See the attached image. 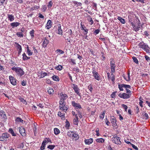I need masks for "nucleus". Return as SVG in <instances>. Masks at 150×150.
<instances>
[{"label": "nucleus", "instance_id": "60", "mask_svg": "<svg viewBox=\"0 0 150 150\" xmlns=\"http://www.w3.org/2000/svg\"><path fill=\"white\" fill-rule=\"evenodd\" d=\"M54 92V90L52 88L48 90V93L51 94L53 93Z\"/></svg>", "mask_w": 150, "mask_h": 150}, {"label": "nucleus", "instance_id": "55", "mask_svg": "<svg viewBox=\"0 0 150 150\" xmlns=\"http://www.w3.org/2000/svg\"><path fill=\"white\" fill-rule=\"evenodd\" d=\"M53 3L52 1H50L48 3L47 7L49 8H50L52 6Z\"/></svg>", "mask_w": 150, "mask_h": 150}, {"label": "nucleus", "instance_id": "30", "mask_svg": "<svg viewBox=\"0 0 150 150\" xmlns=\"http://www.w3.org/2000/svg\"><path fill=\"white\" fill-rule=\"evenodd\" d=\"M117 19L122 24H125V19L122 17L118 16Z\"/></svg>", "mask_w": 150, "mask_h": 150}, {"label": "nucleus", "instance_id": "36", "mask_svg": "<svg viewBox=\"0 0 150 150\" xmlns=\"http://www.w3.org/2000/svg\"><path fill=\"white\" fill-rule=\"evenodd\" d=\"M133 25H132V26L133 28L135 31H138L139 30V28L137 25H135L134 23H133Z\"/></svg>", "mask_w": 150, "mask_h": 150}, {"label": "nucleus", "instance_id": "28", "mask_svg": "<svg viewBox=\"0 0 150 150\" xmlns=\"http://www.w3.org/2000/svg\"><path fill=\"white\" fill-rule=\"evenodd\" d=\"M72 137H73V139L74 138L75 140H77L79 139V137L77 134L74 132V133H73L72 136Z\"/></svg>", "mask_w": 150, "mask_h": 150}, {"label": "nucleus", "instance_id": "50", "mask_svg": "<svg viewBox=\"0 0 150 150\" xmlns=\"http://www.w3.org/2000/svg\"><path fill=\"white\" fill-rule=\"evenodd\" d=\"M15 44L17 45V48L18 50H22V47L21 46L18 44V43L16 42Z\"/></svg>", "mask_w": 150, "mask_h": 150}, {"label": "nucleus", "instance_id": "18", "mask_svg": "<svg viewBox=\"0 0 150 150\" xmlns=\"http://www.w3.org/2000/svg\"><path fill=\"white\" fill-rule=\"evenodd\" d=\"M84 142L86 144L89 145L93 143V139L92 138H90L89 139H85Z\"/></svg>", "mask_w": 150, "mask_h": 150}, {"label": "nucleus", "instance_id": "46", "mask_svg": "<svg viewBox=\"0 0 150 150\" xmlns=\"http://www.w3.org/2000/svg\"><path fill=\"white\" fill-rule=\"evenodd\" d=\"M79 121V119H74L73 120V123L75 125H77L78 124Z\"/></svg>", "mask_w": 150, "mask_h": 150}, {"label": "nucleus", "instance_id": "41", "mask_svg": "<svg viewBox=\"0 0 150 150\" xmlns=\"http://www.w3.org/2000/svg\"><path fill=\"white\" fill-rule=\"evenodd\" d=\"M124 84H119L118 85V87L120 89V91H123V87L124 88V86H123Z\"/></svg>", "mask_w": 150, "mask_h": 150}, {"label": "nucleus", "instance_id": "49", "mask_svg": "<svg viewBox=\"0 0 150 150\" xmlns=\"http://www.w3.org/2000/svg\"><path fill=\"white\" fill-rule=\"evenodd\" d=\"M45 142V143H48V142H50V143H52L51 140L49 138H45L44 139V141H43V142Z\"/></svg>", "mask_w": 150, "mask_h": 150}, {"label": "nucleus", "instance_id": "12", "mask_svg": "<svg viewBox=\"0 0 150 150\" xmlns=\"http://www.w3.org/2000/svg\"><path fill=\"white\" fill-rule=\"evenodd\" d=\"M81 30L84 31V35H86L88 33V29L86 28L85 25L82 24V22L81 23Z\"/></svg>", "mask_w": 150, "mask_h": 150}, {"label": "nucleus", "instance_id": "45", "mask_svg": "<svg viewBox=\"0 0 150 150\" xmlns=\"http://www.w3.org/2000/svg\"><path fill=\"white\" fill-rule=\"evenodd\" d=\"M16 35L18 37H23L24 35L22 32H17Z\"/></svg>", "mask_w": 150, "mask_h": 150}, {"label": "nucleus", "instance_id": "8", "mask_svg": "<svg viewBox=\"0 0 150 150\" xmlns=\"http://www.w3.org/2000/svg\"><path fill=\"white\" fill-rule=\"evenodd\" d=\"M9 79L11 84L13 86H15L16 85L17 80L13 76H9Z\"/></svg>", "mask_w": 150, "mask_h": 150}, {"label": "nucleus", "instance_id": "38", "mask_svg": "<svg viewBox=\"0 0 150 150\" xmlns=\"http://www.w3.org/2000/svg\"><path fill=\"white\" fill-rule=\"evenodd\" d=\"M54 69L57 70L61 71L63 67L62 65H59L55 67Z\"/></svg>", "mask_w": 150, "mask_h": 150}, {"label": "nucleus", "instance_id": "7", "mask_svg": "<svg viewBox=\"0 0 150 150\" xmlns=\"http://www.w3.org/2000/svg\"><path fill=\"white\" fill-rule=\"evenodd\" d=\"M71 103L72 105L75 108L76 110L82 109L81 105L79 103H76L74 101H72Z\"/></svg>", "mask_w": 150, "mask_h": 150}, {"label": "nucleus", "instance_id": "47", "mask_svg": "<svg viewBox=\"0 0 150 150\" xmlns=\"http://www.w3.org/2000/svg\"><path fill=\"white\" fill-rule=\"evenodd\" d=\"M105 111H103V112L101 113L99 117L101 120H103L104 118V116L105 115Z\"/></svg>", "mask_w": 150, "mask_h": 150}, {"label": "nucleus", "instance_id": "53", "mask_svg": "<svg viewBox=\"0 0 150 150\" xmlns=\"http://www.w3.org/2000/svg\"><path fill=\"white\" fill-rule=\"evenodd\" d=\"M59 106H61L62 105H66L65 101L62 100H60L59 102Z\"/></svg>", "mask_w": 150, "mask_h": 150}, {"label": "nucleus", "instance_id": "13", "mask_svg": "<svg viewBox=\"0 0 150 150\" xmlns=\"http://www.w3.org/2000/svg\"><path fill=\"white\" fill-rule=\"evenodd\" d=\"M19 132L22 136H25L26 135L25 130L24 128L22 127L19 128Z\"/></svg>", "mask_w": 150, "mask_h": 150}, {"label": "nucleus", "instance_id": "54", "mask_svg": "<svg viewBox=\"0 0 150 150\" xmlns=\"http://www.w3.org/2000/svg\"><path fill=\"white\" fill-rule=\"evenodd\" d=\"M110 65L115 64V62L113 58H111L110 59Z\"/></svg>", "mask_w": 150, "mask_h": 150}, {"label": "nucleus", "instance_id": "16", "mask_svg": "<svg viewBox=\"0 0 150 150\" xmlns=\"http://www.w3.org/2000/svg\"><path fill=\"white\" fill-rule=\"evenodd\" d=\"M49 40H48L46 38H44V39L42 43V47L44 48H45L49 43Z\"/></svg>", "mask_w": 150, "mask_h": 150}, {"label": "nucleus", "instance_id": "31", "mask_svg": "<svg viewBox=\"0 0 150 150\" xmlns=\"http://www.w3.org/2000/svg\"><path fill=\"white\" fill-rule=\"evenodd\" d=\"M26 49L27 50V53L28 54V55L29 56L32 55L33 53L32 52H31V50H30L28 45L27 46Z\"/></svg>", "mask_w": 150, "mask_h": 150}, {"label": "nucleus", "instance_id": "48", "mask_svg": "<svg viewBox=\"0 0 150 150\" xmlns=\"http://www.w3.org/2000/svg\"><path fill=\"white\" fill-rule=\"evenodd\" d=\"M70 126V124L69 122L67 121V120L66 122V125H65V127L66 128V129H69V127Z\"/></svg>", "mask_w": 150, "mask_h": 150}, {"label": "nucleus", "instance_id": "62", "mask_svg": "<svg viewBox=\"0 0 150 150\" xmlns=\"http://www.w3.org/2000/svg\"><path fill=\"white\" fill-rule=\"evenodd\" d=\"M138 21H137V25L139 28H140L141 27V22L139 20L138 18Z\"/></svg>", "mask_w": 150, "mask_h": 150}, {"label": "nucleus", "instance_id": "15", "mask_svg": "<svg viewBox=\"0 0 150 150\" xmlns=\"http://www.w3.org/2000/svg\"><path fill=\"white\" fill-rule=\"evenodd\" d=\"M52 25V21L51 20H48L46 24L45 28L47 29H50Z\"/></svg>", "mask_w": 150, "mask_h": 150}, {"label": "nucleus", "instance_id": "61", "mask_svg": "<svg viewBox=\"0 0 150 150\" xmlns=\"http://www.w3.org/2000/svg\"><path fill=\"white\" fill-rule=\"evenodd\" d=\"M116 92H113L111 95L110 96L112 98H114L116 96Z\"/></svg>", "mask_w": 150, "mask_h": 150}, {"label": "nucleus", "instance_id": "39", "mask_svg": "<svg viewBox=\"0 0 150 150\" xmlns=\"http://www.w3.org/2000/svg\"><path fill=\"white\" fill-rule=\"evenodd\" d=\"M46 144L45 142H42V146L40 147V149L41 150H43L45 149V147Z\"/></svg>", "mask_w": 150, "mask_h": 150}, {"label": "nucleus", "instance_id": "32", "mask_svg": "<svg viewBox=\"0 0 150 150\" xmlns=\"http://www.w3.org/2000/svg\"><path fill=\"white\" fill-rule=\"evenodd\" d=\"M8 132L13 136H16V134L14 133L13 131L11 128H9Z\"/></svg>", "mask_w": 150, "mask_h": 150}, {"label": "nucleus", "instance_id": "24", "mask_svg": "<svg viewBox=\"0 0 150 150\" xmlns=\"http://www.w3.org/2000/svg\"><path fill=\"white\" fill-rule=\"evenodd\" d=\"M76 111H77V112L78 113L79 117L80 118H82V111L81 110V109H79V110H76Z\"/></svg>", "mask_w": 150, "mask_h": 150}, {"label": "nucleus", "instance_id": "44", "mask_svg": "<svg viewBox=\"0 0 150 150\" xmlns=\"http://www.w3.org/2000/svg\"><path fill=\"white\" fill-rule=\"evenodd\" d=\"M40 8V6H35L31 8L30 9V11H33L35 9H38Z\"/></svg>", "mask_w": 150, "mask_h": 150}, {"label": "nucleus", "instance_id": "42", "mask_svg": "<svg viewBox=\"0 0 150 150\" xmlns=\"http://www.w3.org/2000/svg\"><path fill=\"white\" fill-rule=\"evenodd\" d=\"M73 133H74V132H71V131H69L68 132L67 135L69 137H72V136Z\"/></svg>", "mask_w": 150, "mask_h": 150}, {"label": "nucleus", "instance_id": "10", "mask_svg": "<svg viewBox=\"0 0 150 150\" xmlns=\"http://www.w3.org/2000/svg\"><path fill=\"white\" fill-rule=\"evenodd\" d=\"M0 116L3 121H5L7 119V117L5 112L3 110H1L0 111Z\"/></svg>", "mask_w": 150, "mask_h": 150}, {"label": "nucleus", "instance_id": "11", "mask_svg": "<svg viewBox=\"0 0 150 150\" xmlns=\"http://www.w3.org/2000/svg\"><path fill=\"white\" fill-rule=\"evenodd\" d=\"M111 120L112 126L113 127H115L117 126L116 118L114 116L111 117Z\"/></svg>", "mask_w": 150, "mask_h": 150}, {"label": "nucleus", "instance_id": "1", "mask_svg": "<svg viewBox=\"0 0 150 150\" xmlns=\"http://www.w3.org/2000/svg\"><path fill=\"white\" fill-rule=\"evenodd\" d=\"M11 69L15 71L18 76H21L24 74V71L20 67H13L11 68Z\"/></svg>", "mask_w": 150, "mask_h": 150}, {"label": "nucleus", "instance_id": "14", "mask_svg": "<svg viewBox=\"0 0 150 150\" xmlns=\"http://www.w3.org/2000/svg\"><path fill=\"white\" fill-rule=\"evenodd\" d=\"M59 107L60 109L65 112H66L68 108V106L67 105H66L59 106Z\"/></svg>", "mask_w": 150, "mask_h": 150}, {"label": "nucleus", "instance_id": "23", "mask_svg": "<svg viewBox=\"0 0 150 150\" xmlns=\"http://www.w3.org/2000/svg\"><path fill=\"white\" fill-rule=\"evenodd\" d=\"M143 50L145 51L147 53H150V47L147 45Z\"/></svg>", "mask_w": 150, "mask_h": 150}, {"label": "nucleus", "instance_id": "63", "mask_svg": "<svg viewBox=\"0 0 150 150\" xmlns=\"http://www.w3.org/2000/svg\"><path fill=\"white\" fill-rule=\"evenodd\" d=\"M23 60H26V59L27 57V56L26 55V54L25 53H24L23 54Z\"/></svg>", "mask_w": 150, "mask_h": 150}, {"label": "nucleus", "instance_id": "22", "mask_svg": "<svg viewBox=\"0 0 150 150\" xmlns=\"http://www.w3.org/2000/svg\"><path fill=\"white\" fill-rule=\"evenodd\" d=\"M8 18L11 22L13 21L14 19V17L13 15L12 14H8Z\"/></svg>", "mask_w": 150, "mask_h": 150}, {"label": "nucleus", "instance_id": "21", "mask_svg": "<svg viewBox=\"0 0 150 150\" xmlns=\"http://www.w3.org/2000/svg\"><path fill=\"white\" fill-rule=\"evenodd\" d=\"M20 24V23L18 22H13L11 23V25L13 28L14 27L18 26Z\"/></svg>", "mask_w": 150, "mask_h": 150}, {"label": "nucleus", "instance_id": "40", "mask_svg": "<svg viewBox=\"0 0 150 150\" xmlns=\"http://www.w3.org/2000/svg\"><path fill=\"white\" fill-rule=\"evenodd\" d=\"M47 74L46 72H44L43 71H41L40 75V78H43L45 76L47 75Z\"/></svg>", "mask_w": 150, "mask_h": 150}, {"label": "nucleus", "instance_id": "29", "mask_svg": "<svg viewBox=\"0 0 150 150\" xmlns=\"http://www.w3.org/2000/svg\"><path fill=\"white\" fill-rule=\"evenodd\" d=\"M54 133L55 135H57L60 133V131L57 128H55L54 129Z\"/></svg>", "mask_w": 150, "mask_h": 150}, {"label": "nucleus", "instance_id": "20", "mask_svg": "<svg viewBox=\"0 0 150 150\" xmlns=\"http://www.w3.org/2000/svg\"><path fill=\"white\" fill-rule=\"evenodd\" d=\"M57 115L61 118L62 120H64L65 114L64 113H62L61 112L59 111L58 112Z\"/></svg>", "mask_w": 150, "mask_h": 150}, {"label": "nucleus", "instance_id": "4", "mask_svg": "<svg viewBox=\"0 0 150 150\" xmlns=\"http://www.w3.org/2000/svg\"><path fill=\"white\" fill-rule=\"evenodd\" d=\"M9 135L8 133H4L0 137V141H6L9 137Z\"/></svg>", "mask_w": 150, "mask_h": 150}, {"label": "nucleus", "instance_id": "5", "mask_svg": "<svg viewBox=\"0 0 150 150\" xmlns=\"http://www.w3.org/2000/svg\"><path fill=\"white\" fill-rule=\"evenodd\" d=\"M72 88L74 90L75 92L79 96L80 98H81V93L80 92V90L78 88L77 86L74 84H73Z\"/></svg>", "mask_w": 150, "mask_h": 150}, {"label": "nucleus", "instance_id": "17", "mask_svg": "<svg viewBox=\"0 0 150 150\" xmlns=\"http://www.w3.org/2000/svg\"><path fill=\"white\" fill-rule=\"evenodd\" d=\"M146 45L147 44L144 43V42L142 41L139 43L138 46L140 48L143 50Z\"/></svg>", "mask_w": 150, "mask_h": 150}, {"label": "nucleus", "instance_id": "27", "mask_svg": "<svg viewBox=\"0 0 150 150\" xmlns=\"http://www.w3.org/2000/svg\"><path fill=\"white\" fill-rule=\"evenodd\" d=\"M58 34L59 35H62V31L61 29V26L60 24H59L58 25Z\"/></svg>", "mask_w": 150, "mask_h": 150}, {"label": "nucleus", "instance_id": "57", "mask_svg": "<svg viewBox=\"0 0 150 150\" xmlns=\"http://www.w3.org/2000/svg\"><path fill=\"white\" fill-rule=\"evenodd\" d=\"M34 30L33 29L31 30L29 33L30 34V35H31L32 38H33L34 36Z\"/></svg>", "mask_w": 150, "mask_h": 150}, {"label": "nucleus", "instance_id": "59", "mask_svg": "<svg viewBox=\"0 0 150 150\" xmlns=\"http://www.w3.org/2000/svg\"><path fill=\"white\" fill-rule=\"evenodd\" d=\"M100 32V30L99 29H97L94 31L93 34L95 35L98 34Z\"/></svg>", "mask_w": 150, "mask_h": 150}, {"label": "nucleus", "instance_id": "35", "mask_svg": "<svg viewBox=\"0 0 150 150\" xmlns=\"http://www.w3.org/2000/svg\"><path fill=\"white\" fill-rule=\"evenodd\" d=\"M73 2L74 4L76 5V6L77 7L79 6H81L82 4L81 3L79 2H78L77 1H73Z\"/></svg>", "mask_w": 150, "mask_h": 150}, {"label": "nucleus", "instance_id": "56", "mask_svg": "<svg viewBox=\"0 0 150 150\" xmlns=\"http://www.w3.org/2000/svg\"><path fill=\"white\" fill-rule=\"evenodd\" d=\"M55 145H49L47 146V148L51 149V150H52L55 147Z\"/></svg>", "mask_w": 150, "mask_h": 150}, {"label": "nucleus", "instance_id": "52", "mask_svg": "<svg viewBox=\"0 0 150 150\" xmlns=\"http://www.w3.org/2000/svg\"><path fill=\"white\" fill-rule=\"evenodd\" d=\"M133 61L136 64H139V62L137 58L134 57H132Z\"/></svg>", "mask_w": 150, "mask_h": 150}, {"label": "nucleus", "instance_id": "19", "mask_svg": "<svg viewBox=\"0 0 150 150\" xmlns=\"http://www.w3.org/2000/svg\"><path fill=\"white\" fill-rule=\"evenodd\" d=\"M93 76L94 77L95 79L96 80L98 81H99L100 80V76L98 72L93 74Z\"/></svg>", "mask_w": 150, "mask_h": 150}, {"label": "nucleus", "instance_id": "51", "mask_svg": "<svg viewBox=\"0 0 150 150\" xmlns=\"http://www.w3.org/2000/svg\"><path fill=\"white\" fill-rule=\"evenodd\" d=\"M87 20L88 21L90 22V24L91 25H92L93 23V20H92V19L91 17H89L87 19Z\"/></svg>", "mask_w": 150, "mask_h": 150}, {"label": "nucleus", "instance_id": "25", "mask_svg": "<svg viewBox=\"0 0 150 150\" xmlns=\"http://www.w3.org/2000/svg\"><path fill=\"white\" fill-rule=\"evenodd\" d=\"M116 65L115 64L110 65V68L111 69V73H114L115 72V68Z\"/></svg>", "mask_w": 150, "mask_h": 150}, {"label": "nucleus", "instance_id": "37", "mask_svg": "<svg viewBox=\"0 0 150 150\" xmlns=\"http://www.w3.org/2000/svg\"><path fill=\"white\" fill-rule=\"evenodd\" d=\"M128 74V77L127 78L125 77V76H123V77L124 79L127 81H130V73L129 72H128L127 74Z\"/></svg>", "mask_w": 150, "mask_h": 150}, {"label": "nucleus", "instance_id": "33", "mask_svg": "<svg viewBox=\"0 0 150 150\" xmlns=\"http://www.w3.org/2000/svg\"><path fill=\"white\" fill-rule=\"evenodd\" d=\"M52 78L53 80L57 81H59V77L58 76L56 75H53L52 76Z\"/></svg>", "mask_w": 150, "mask_h": 150}, {"label": "nucleus", "instance_id": "3", "mask_svg": "<svg viewBox=\"0 0 150 150\" xmlns=\"http://www.w3.org/2000/svg\"><path fill=\"white\" fill-rule=\"evenodd\" d=\"M129 21L131 25H133V23L134 22V20H136L137 21L138 20V18L135 15L133 14H130L128 16Z\"/></svg>", "mask_w": 150, "mask_h": 150}, {"label": "nucleus", "instance_id": "2", "mask_svg": "<svg viewBox=\"0 0 150 150\" xmlns=\"http://www.w3.org/2000/svg\"><path fill=\"white\" fill-rule=\"evenodd\" d=\"M120 137L117 135H114L113 137L112 138V141L113 143L116 144L120 145L121 142L120 140Z\"/></svg>", "mask_w": 150, "mask_h": 150}, {"label": "nucleus", "instance_id": "58", "mask_svg": "<svg viewBox=\"0 0 150 150\" xmlns=\"http://www.w3.org/2000/svg\"><path fill=\"white\" fill-rule=\"evenodd\" d=\"M105 121L106 124L108 126H109L110 125V123L109 121L108 118L107 117H106L105 119Z\"/></svg>", "mask_w": 150, "mask_h": 150}, {"label": "nucleus", "instance_id": "64", "mask_svg": "<svg viewBox=\"0 0 150 150\" xmlns=\"http://www.w3.org/2000/svg\"><path fill=\"white\" fill-rule=\"evenodd\" d=\"M146 60L148 62H149L150 61V58L147 55H145L144 56Z\"/></svg>", "mask_w": 150, "mask_h": 150}, {"label": "nucleus", "instance_id": "26", "mask_svg": "<svg viewBox=\"0 0 150 150\" xmlns=\"http://www.w3.org/2000/svg\"><path fill=\"white\" fill-rule=\"evenodd\" d=\"M15 121L16 123H19L20 122L23 123V120L19 117H17Z\"/></svg>", "mask_w": 150, "mask_h": 150}, {"label": "nucleus", "instance_id": "43", "mask_svg": "<svg viewBox=\"0 0 150 150\" xmlns=\"http://www.w3.org/2000/svg\"><path fill=\"white\" fill-rule=\"evenodd\" d=\"M144 119H147L149 118V117L148 114L145 112L143 113L142 114Z\"/></svg>", "mask_w": 150, "mask_h": 150}, {"label": "nucleus", "instance_id": "6", "mask_svg": "<svg viewBox=\"0 0 150 150\" xmlns=\"http://www.w3.org/2000/svg\"><path fill=\"white\" fill-rule=\"evenodd\" d=\"M131 94L126 93H123L122 94L120 93L118 95V96L120 98L124 99H127L129 98L131 96Z\"/></svg>", "mask_w": 150, "mask_h": 150}, {"label": "nucleus", "instance_id": "34", "mask_svg": "<svg viewBox=\"0 0 150 150\" xmlns=\"http://www.w3.org/2000/svg\"><path fill=\"white\" fill-rule=\"evenodd\" d=\"M96 141L97 142L103 143L105 141L104 139L102 138H98L96 139Z\"/></svg>", "mask_w": 150, "mask_h": 150}, {"label": "nucleus", "instance_id": "9", "mask_svg": "<svg viewBox=\"0 0 150 150\" xmlns=\"http://www.w3.org/2000/svg\"><path fill=\"white\" fill-rule=\"evenodd\" d=\"M68 98V96L67 94L63 92H61L60 93V100L64 101L66 100Z\"/></svg>", "mask_w": 150, "mask_h": 150}]
</instances>
